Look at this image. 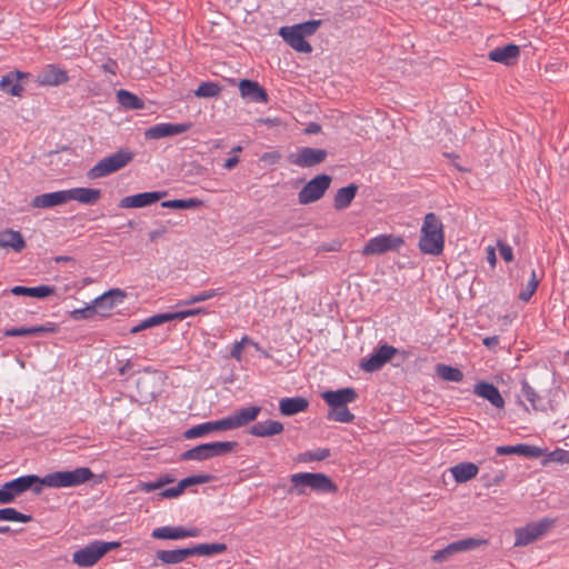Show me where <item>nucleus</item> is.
Instances as JSON below:
<instances>
[{
  "label": "nucleus",
  "instance_id": "1",
  "mask_svg": "<svg viewBox=\"0 0 569 569\" xmlns=\"http://www.w3.org/2000/svg\"><path fill=\"white\" fill-rule=\"evenodd\" d=\"M93 477V472L88 467H79L74 470H66V471H54L46 475L44 477H39L37 475H27L16 478L11 481L3 483V488L6 492H9L11 496V502L31 489L33 493L40 495L42 492L43 487L49 488H70L80 486L87 481H89Z\"/></svg>",
  "mask_w": 569,
  "mask_h": 569
},
{
  "label": "nucleus",
  "instance_id": "2",
  "mask_svg": "<svg viewBox=\"0 0 569 569\" xmlns=\"http://www.w3.org/2000/svg\"><path fill=\"white\" fill-rule=\"evenodd\" d=\"M443 224L433 212H429L423 218L419 249L426 254L438 256L443 251Z\"/></svg>",
  "mask_w": 569,
  "mask_h": 569
},
{
  "label": "nucleus",
  "instance_id": "3",
  "mask_svg": "<svg viewBox=\"0 0 569 569\" xmlns=\"http://www.w3.org/2000/svg\"><path fill=\"white\" fill-rule=\"evenodd\" d=\"M290 481L292 487L289 492L298 496L305 493L306 487L318 492H333L337 490V486L325 473L299 472L292 475Z\"/></svg>",
  "mask_w": 569,
  "mask_h": 569
},
{
  "label": "nucleus",
  "instance_id": "4",
  "mask_svg": "<svg viewBox=\"0 0 569 569\" xmlns=\"http://www.w3.org/2000/svg\"><path fill=\"white\" fill-rule=\"evenodd\" d=\"M133 152H131L129 149H120L111 156L99 160L92 168L89 169L87 177L91 180L107 177L124 168L129 162L133 160Z\"/></svg>",
  "mask_w": 569,
  "mask_h": 569
},
{
  "label": "nucleus",
  "instance_id": "5",
  "mask_svg": "<svg viewBox=\"0 0 569 569\" xmlns=\"http://www.w3.org/2000/svg\"><path fill=\"white\" fill-rule=\"evenodd\" d=\"M133 152H131L129 149H120L111 156L99 160L92 168L89 169L87 177L91 180L107 177L124 168L129 162L133 160Z\"/></svg>",
  "mask_w": 569,
  "mask_h": 569
},
{
  "label": "nucleus",
  "instance_id": "6",
  "mask_svg": "<svg viewBox=\"0 0 569 569\" xmlns=\"http://www.w3.org/2000/svg\"><path fill=\"white\" fill-rule=\"evenodd\" d=\"M238 447L236 441H216L202 443L181 453L180 460L204 461L232 452Z\"/></svg>",
  "mask_w": 569,
  "mask_h": 569
},
{
  "label": "nucleus",
  "instance_id": "7",
  "mask_svg": "<svg viewBox=\"0 0 569 569\" xmlns=\"http://www.w3.org/2000/svg\"><path fill=\"white\" fill-rule=\"evenodd\" d=\"M119 547L120 542L118 541L107 542L101 540H94L84 548L77 550L72 556V561L79 567H91L96 565L108 551L117 549Z\"/></svg>",
  "mask_w": 569,
  "mask_h": 569
},
{
  "label": "nucleus",
  "instance_id": "8",
  "mask_svg": "<svg viewBox=\"0 0 569 569\" xmlns=\"http://www.w3.org/2000/svg\"><path fill=\"white\" fill-rule=\"evenodd\" d=\"M555 519L542 518L538 521L527 523L525 527L515 530V546H528L546 536L555 526Z\"/></svg>",
  "mask_w": 569,
  "mask_h": 569
},
{
  "label": "nucleus",
  "instance_id": "9",
  "mask_svg": "<svg viewBox=\"0 0 569 569\" xmlns=\"http://www.w3.org/2000/svg\"><path fill=\"white\" fill-rule=\"evenodd\" d=\"M405 240L400 236L395 234H379L371 238L362 249L363 256L382 254L388 251L398 250Z\"/></svg>",
  "mask_w": 569,
  "mask_h": 569
},
{
  "label": "nucleus",
  "instance_id": "10",
  "mask_svg": "<svg viewBox=\"0 0 569 569\" xmlns=\"http://www.w3.org/2000/svg\"><path fill=\"white\" fill-rule=\"evenodd\" d=\"M331 183V177L319 174L311 179L298 193V200L301 204L312 203L325 194Z\"/></svg>",
  "mask_w": 569,
  "mask_h": 569
},
{
  "label": "nucleus",
  "instance_id": "11",
  "mask_svg": "<svg viewBox=\"0 0 569 569\" xmlns=\"http://www.w3.org/2000/svg\"><path fill=\"white\" fill-rule=\"evenodd\" d=\"M328 153L325 149L302 147L289 156V161L300 168H310L323 162Z\"/></svg>",
  "mask_w": 569,
  "mask_h": 569
},
{
  "label": "nucleus",
  "instance_id": "12",
  "mask_svg": "<svg viewBox=\"0 0 569 569\" xmlns=\"http://www.w3.org/2000/svg\"><path fill=\"white\" fill-rule=\"evenodd\" d=\"M397 353V348L385 343L380 346L368 359H362L360 368L366 372L378 371Z\"/></svg>",
  "mask_w": 569,
  "mask_h": 569
},
{
  "label": "nucleus",
  "instance_id": "13",
  "mask_svg": "<svg viewBox=\"0 0 569 569\" xmlns=\"http://www.w3.org/2000/svg\"><path fill=\"white\" fill-rule=\"evenodd\" d=\"M482 541L475 538L461 539L449 543L446 548L436 551L431 559L435 562H445L453 555L477 548Z\"/></svg>",
  "mask_w": 569,
  "mask_h": 569
},
{
  "label": "nucleus",
  "instance_id": "14",
  "mask_svg": "<svg viewBox=\"0 0 569 569\" xmlns=\"http://www.w3.org/2000/svg\"><path fill=\"white\" fill-rule=\"evenodd\" d=\"M126 292L121 289H111L93 300L97 312L101 317H108L110 311L123 302Z\"/></svg>",
  "mask_w": 569,
  "mask_h": 569
},
{
  "label": "nucleus",
  "instance_id": "15",
  "mask_svg": "<svg viewBox=\"0 0 569 569\" xmlns=\"http://www.w3.org/2000/svg\"><path fill=\"white\" fill-rule=\"evenodd\" d=\"M190 123H158L148 128L144 132L147 139H160L164 137L178 136L190 129Z\"/></svg>",
  "mask_w": 569,
  "mask_h": 569
},
{
  "label": "nucleus",
  "instance_id": "16",
  "mask_svg": "<svg viewBox=\"0 0 569 569\" xmlns=\"http://www.w3.org/2000/svg\"><path fill=\"white\" fill-rule=\"evenodd\" d=\"M167 194L166 191H150L124 197L120 200V208H143L148 207Z\"/></svg>",
  "mask_w": 569,
  "mask_h": 569
},
{
  "label": "nucleus",
  "instance_id": "17",
  "mask_svg": "<svg viewBox=\"0 0 569 569\" xmlns=\"http://www.w3.org/2000/svg\"><path fill=\"white\" fill-rule=\"evenodd\" d=\"M322 399L332 409L337 407L347 406V403L353 402L358 395L351 387L342 388L339 390H328L321 393Z\"/></svg>",
  "mask_w": 569,
  "mask_h": 569
},
{
  "label": "nucleus",
  "instance_id": "18",
  "mask_svg": "<svg viewBox=\"0 0 569 569\" xmlns=\"http://www.w3.org/2000/svg\"><path fill=\"white\" fill-rule=\"evenodd\" d=\"M68 79L67 71L54 64H47L37 74V82L41 86H60Z\"/></svg>",
  "mask_w": 569,
  "mask_h": 569
},
{
  "label": "nucleus",
  "instance_id": "19",
  "mask_svg": "<svg viewBox=\"0 0 569 569\" xmlns=\"http://www.w3.org/2000/svg\"><path fill=\"white\" fill-rule=\"evenodd\" d=\"M279 34L296 51L302 53H310L312 51L311 44L306 41L305 37L295 26L280 28Z\"/></svg>",
  "mask_w": 569,
  "mask_h": 569
},
{
  "label": "nucleus",
  "instance_id": "20",
  "mask_svg": "<svg viewBox=\"0 0 569 569\" xmlns=\"http://www.w3.org/2000/svg\"><path fill=\"white\" fill-rule=\"evenodd\" d=\"M261 408L258 406H250L237 410L233 415L226 417L229 429H238L254 421L260 413Z\"/></svg>",
  "mask_w": 569,
  "mask_h": 569
},
{
  "label": "nucleus",
  "instance_id": "21",
  "mask_svg": "<svg viewBox=\"0 0 569 569\" xmlns=\"http://www.w3.org/2000/svg\"><path fill=\"white\" fill-rule=\"evenodd\" d=\"M473 393L488 400L493 407L501 409L505 407V400L499 389L490 382L479 381L473 387Z\"/></svg>",
  "mask_w": 569,
  "mask_h": 569
},
{
  "label": "nucleus",
  "instance_id": "22",
  "mask_svg": "<svg viewBox=\"0 0 569 569\" xmlns=\"http://www.w3.org/2000/svg\"><path fill=\"white\" fill-rule=\"evenodd\" d=\"M230 430L227 419H220L216 421H208L197 426H193L184 431L183 436L186 439H193L207 436L213 431H226Z\"/></svg>",
  "mask_w": 569,
  "mask_h": 569
},
{
  "label": "nucleus",
  "instance_id": "23",
  "mask_svg": "<svg viewBox=\"0 0 569 569\" xmlns=\"http://www.w3.org/2000/svg\"><path fill=\"white\" fill-rule=\"evenodd\" d=\"M239 90L241 97L250 102L266 103L268 101L266 90L257 81L243 79L239 82Z\"/></svg>",
  "mask_w": 569,
  "mask_h": 569
},
{
  "label": "nucleus",
  "instance_id": "24",
  "mask_svg": "<svg viewBox=\"0 0 569 569\" xmlns=\"http://www.w3.org/2000/svg\"><path fill=\"white\" fill-rule=\"evenodd\" d=\"M200 533L199 529L191 528L186 529L183 527H159L152 531V537L156 539H183L188 537H198Z\"/></svg>",
  "mask_w": 569,
  "mask_h": 569
},
{
  "label": "nucleus",
  "instance_id": "25",
  "mask_svg": "<svg viewBox=\"0 0 569 569\" xmlns=\"http://www.w3.org/2000/svg\"><path fill=\"white\" fill-rule=\"evenodd\" d=\"M519 54V47L517 44L510 43L503 47L495 48L489 52L488 57L491 61L499 62L505 66H511L517 61Z\"/></svg>",
  "mask_w": 569,
  "mask_h": 569
},
{
  "label": "nucleus",
  "instance_id": "26",
  "mask_svg": "<svg viewBox=\"0 0 569 569\" xmlns=\"http://www.w3.org/2000/svg\"><path fill=\"white\" fill-rule=\"evenodd\" d=\"M68 202V193L67 190H60L49 193H42L39 196H36L32 201L31 206L33 208H41V209H48L53 208L57 206H61Z\"/></svg>",
  "mask_w": 569,
  "mask_h": 569
},
{
  "label": "nucleus",
  "instance_id": "27",
  "mask_svg": "<svg viewBox=\"0 0 569 569\" xmlns=\"http://www.w3.org/2000/svg\"><path fill=\"white\" fill-rule=\"evenodd\" d=\"M68 202L71 200L79 201L80 203L92 206L101 198V190L92 188H72L67 190Z\"/></svg>",
  "mask_w": 569,
  "mask_h": 569
},
{
  "label": "nucleus",
  "instance_id": "28",
  "mask_svg": "<svg viewBox=\"0 0 569 569\" xmlns=\"http://www.w3.org/2000/svg\"><path fill=\"white\" fill-rule=\"evenodd\" d=\"M283 423L277 420H266L254 423L249 433L254 437L266 438L280 435L283 432Z\"/></svg>",
  "mask_w": 569,
  "mask_h": 569
},
{
  "label": "nucleus",
  "instance_id": "29",
  "mask_svg": "<svg viewBox=\"0 0 569 569\" xmlns=\"http://www.w3.org/2000/svg\"><path fill=\"white\" fill-rule=\"evenodd\" d=\"M27 77L26 73L20 71L9 72L2 76L0 80V88L3 92L11 96L19 97L23 91V87L20 84V79Z\"/></svg>",
  "mask_w": 569,
  "mask_h": 569
},
{
  "label": "nucleus",
  "instance_id": "30",
  "mask_svg": "<svg viewBox=\"0 0 569 569\" xmlns=\"http://www.w3.org/2000/svg\"><path fill=\"white\" fill-rule=\"evenodd\" d=\"M309 402L303 397L282 398L279 402V410L283 416H295L308 409Z\"/></svg>",
  "mask_w": 569,
  "mask_h": 569
},
{
  "label": "nucleus",
  "instance_id": "31",
  "mask_svg": "<svg viewBox=\"0 0 569 569\" xmlns=\"http://www.w3.org/2000/svg\"><path fill=\"white\" fill-rule=\"evenodd\" d=\"M479 468L473 462H460L450 468L453 479L458 483L467 482L478 475Z\"/></svg>",
  "mask_w": 569,
  "mask_h": 569
},
{
  "label": "nucleus",
  "instance_id": "32",
  "mask_svg": "<svg viewBox=\"0 0 569 569\" xmlns=\"http://www.w3.org/2000/svg\"><path fill=\"white\" fill-rule=\"evenodd\" d=\"M0 247L11 248L20 252L26 247V241L19 231L6 229L0 231Z\"/></svg>",
  "mask_w": 569,
  "mask_h": 569
},
{
  "label": "nucleus",
  "instance_id": "33",
  "mask_svg": "<svg viewBox=\"0 0 569 569\" xmlns=\"http://www.w3.org/2000/svg\"><path fill=\"white\" fill-rule=\"evenodd\" d=\"M56 291L54 287L51 286H38V287H23L16 286L10 289V292L14 296H28L38 299H43L48 296L53 295Z\"/></svg>",
  "mask_w": 569,
  "mask_h": 569
},
{
  "label": "nucleus",
  "instance_id": "34",
  "mask_svg": "<svg viewBox=\"0 0 569 569\" xmlns=\"http://www.w3.org/2000/svg\"><path fill=\"white\" fill-rule=\"evenodd\" d=\"M358 191L357 184H349L347 187L340 188L333 199V207L336 210H342L348 208L353 201L356 193Z\"/></svg>",
  "mask_w": 569,
  "mask_h": 569
},
{
  "label": "nucleus",
  "instance_id": "35",
  "mask_svg": "<svg viewBox=\"0 0 569 569\" xmlns=\"http://www.w3.org/2000/svg\"><path fill=\"white\" fill-rule=\"evenodd\" d=\"M190 556V548L174 550H158L156 553L157 559L167 565L180 563Z\"/></svg>",
  "mask_w": 569,
  "mask_h": 569
},
{
  "label": "nucleus",
  "instance_id": "36",
  "mask_svg": "<svg viewBox=\"0 0 569 569\" xmlns=\"http://www.w3.org/2000/svg\"><path fill=\"white\" fill-rule=\"evenodd\" d=\"M496 452L499 456L507 455H521L526 457H538L539 449L529 445H517V446H499L496 448Z\"/></svg>",
  "mask_w": 569,
  "mask_h": 569
},
{
  "label": "nucleus",
  "instance_id": "37",
  "mask_svg": "<svg viewBox=\"0 0 569 569\" xmlns=\"http://www.w3.org/2000/svg\"><path fill=\"white\" fill-rule=\"evenodd\" d=\"M117 100L119 104L127 110H139L144 107L142 99L124 89L117 91Z\"/></svg>",
  "mask_w": 569,
  "mask_h": 569
},
{
  "label": "nucleus",
  "instance_id": "38",
  "mask_svg": "<svg viewBox=\"0 0 569 569\" xmlns=\"http://www.w3.org/2000/svg\"><path fill=\"white\" fill-rule=\"evenodd\" d=\"M227 550L226 543H200L190 548L191 556H212L222 553Z\"/></svg>",
  "mask_w": 569,
  "mask_h": 569
},
{
  "label": "nucleus",
  "instance_id": "39",
  "mask_svg": "<svg viewBox=\"0 0 569 569\" xmlns=\"http://www.w3.org/2000/svg\"><path fill=\"white\" fill-rule=\"evenodd\" d=\"M202 206V201L197 198H188V199H173L166 200L161 202L162 208L167 209H178V210H189L196 209Z\"/></svg>",
  "mask_w": 569,
  "mask_h": 569
},
{
  "label": "nucleus",
  "instance_id": "40",
  "mask_svg": "<svg viewBox=\"0 0 569 569\" xmlns=\"http://www.w3.org/2000/svg\"><path fill=\"white\" fill-rule=\"evenodd\" d=\"M436 372L445 381L459 382L463 378V373L458 368L447 365H437Z\"/></svg>",
  "mask_w": 569,
  "mask_h": 569
},
{
  "label": "nucleus",
  "instance_id": "41",
  "mask_svg": "<svg viewBox=\"0 0 569 569\" xmlns=\"http://www.w3.org/2000/svg\"><path fill=\"white\" fill-rule=\"evenodd\" d=\"M330 456L328 448H317L315 450H308L298 455L297 461L299 462H312L322 461Z\"/></svg>",
  "mask_w": 569,
  "mask_h": 569
},
{
  "label": "nucleus",
  "instance_id": "42",
  "mask_svg": "<svg viewBox=\"0 0 569 569\" xmlns=\"http://www.w3.org/2000/svg\"><path fill=\"white\" fill-rule=\"evenodd\" d=\"M222 88L212 81L202 82L194 91V96L198 98H216L221 93Z\"/></svg>",
  "mask_w": 569,
  "mask_h": 569
},
{
  "label": "nucleus",
  "instance_id": "43",
  "mask_svg": "<svg viewBox=\"0 0 569 569\" xmlns=\"http://www.w3.org/2000/svg\"><path fill=\"white\" fill-rule=\"evenodd\" d=\"M0 520L28 523L32 520V516L21 513L17 509L9 507L0 509Z\"/></svg>",
  "mask_w": 569,
  "mask_h": 569
},
{
  "label": "nucleus",
  "instance_id": "44",
  "mask_svg": "<svg viewBox=\"0 0 569 569\" xmlns=\"http://www.w3.org/2000/svg\"><path fill=\"white\" fill-rule=\"evenodd\" d=\"M327 418L332 421L349 423L353 421L355 415L350 412L347 406H343L330 409Z\"/></svg>",
  "mask_w": 569,
  "mask_h": 569
},
{
  "label": "nucleus",
  "instance_id": "45",
  "mask_svg": "<svg viewBox=\"0 0 569 569\" xmlns=\"http://www.w3.org/2000/svg\"><path fill=\"white\" fill-rule=\"evenodd\" d=\"M521 392L522 396L531 403L533 409H539L541 405V398L537 393L533 387L529 385L528 381L523 380L521 382Z\"/></svg>",
  "mask_w": 569,
  "mask_h": 569
},
{
  "label": "nucleus",
  "instance_id": "46",
  "mask_svg": "<svg viewBox=\"0 0 569 569\" xmlns=\"http://www.w3.org/2000/svg\"><path fill=\"white\" fill-rule=\"evenodd\" d=\"M538 284H539V280L536 276V271L532 270L531 277H530L526 288L520 291L518 298L523 302L529 301L530 298L532 297V295L536 292Z\"/></svg>",
  "mask_w": 569,
  "mask_h": 569
},
{
  "label": "nucleus",
  "instance_id": "47",
  "mask_svg": "<svg viewBox=\"0 0 569 569\" xmlns=\"http://www.w3.org/2000/svg\"><path fill=\"white\" fill-rule=\"evenodd\" d=\"M98 315L97 308L94 302L92 301L91 305H88L83 308L74 309L71 311L70 317L73 320H82V319H90L93 316Z\"/></svg>",
  "mask_w": 569,
  "mask_h": 569
},
{
  "label": "nucleus",
  "instance_id": "48",
  "mask_svg": "<svg viewBox=\"0 0 569 569\" xmlns=\"http://www.w3.org/2000/svg\"><path fill=\"white\" fill-rule=\"evenodd\" d=\"M211 479H212V476H210V475H206V473L193 475V476H189V477L180 480V483L184 490L190 486L208 483L211 481Z\"/></svg>",
  "mask_w": 569,
  "mask_h": 569
},
{
  "label": "nucleus",
  "instance_id": "49",
  "mask_svg": "<svg viewBox=\"0 0 569 569\" xmlns=\"http://www.w3.org/2000/svg\"><path fill=\"white\" fill-rule=\"evenodd\" d=\"M321 23H322L321 20H310L307 22L296 24L295 27L306 38V37L312 36L318 30V28L321 26Z\"/></svg>",
  "mask_w": 569,
  "mask_h": 569
},
{
  "label": "nucleus",
  "instance_id": "50",
  "mask_svg": "<svg viewBox=\"0 0 569 569\" xmlns=\"http://www.w3.org/2000/svg\"><path fill=\"white\" fill-rule=\"evenodd\" d=\"M58 330V326L53 322H47L46 325L30 327V336H42L46 333H54Z\"/></svg>",
  "mask_w": 569,
  "mask_h": 569
},
{
  "label": "nucleus",
  "instance_id": "51",
  "mask_svg": "<svg viewBox=\"0 0 569 569\" xmlns=\"http://www.w3.org/2000/svg\"><path fill=\"white\" fill-rule=\"evenodd\" d=\"M163 487V476L156 481H141L138 488L143 492H151Z\"/></svg>",
  "mask_w": 569,
  "mask_h": 569
},
{
  "label": "nucleus",
  "instance_id": "52",
  "mask_svg": "<svg viewBox=\"0 0 569 569\" xmlns=\"http://www.w3.org/2000/svg\"><path fill=\"white\" fill-rule=\"evenodd\" d=\"M206 309L196 308V309H186L177 312H171L172 320H183L188 317H192L199 313H204Z\"/></svg>",
  "mask_w": 569,
  "mask_h": 569
},
{
  "label": "nucleus",
  "instance_id": "53",
  "mask_svg": "<svg viewBox=\"0 0 569 569\" xmlns=\"http://www.w3.org/2000/svg\"><path fill=\"white\" fill-rule=\"evenodd\" d=\"M150 328L162 325L168 321H172L171 312L159 313L147 318Z\"/></svg>",
  "mask_w": 569,
  "mask_h": 569
},
{
  "label": "nucleus",
  "instance_id": "54",
  "mask_svg": "<svg viewBox=\"0 0 569 569\" xmlns=\"http://www.w3.org/2000/svg\"><path fill=\"white\" fill-rule=\"evenodd\" d=\"M222 295H223V291L221 289H210V290L201 291L194 296H196V299L198 300V302H202V301H206V300H209L211 298L222 296Z\"/></svg>",
  "mask_w": 569,
  "mask_h": 569
},
{
  "label": "nucleus",
  "instance_id": "55",
  "mask_svg": "<svg viewBox=\"0 0 569 569\" xmlns=\"http://www.w3.org/2000/svg\"><path fill=\"white\" fill-rule=\"evenodd\" d=\"M183 488L181 487V483L180 481L178 482V485L173 488H168V489H164L162 490L159 496L161 498H176L178 496H180L182 492H183Z\"/></svg>",
  "mask_w": 569,
  "mask_h": 569
},
{
  "label": "nucleus",
  "instance_id": "56",
  "mask_svg": "<svg viewBox=\"0 0 569 569\" xmlns=\"http://www.w3.org/2000/svg\"><path fill=\"white\" fill-rule=\"evenodd\" d=\"M248 340L247 337H243L241 341H236L231 348L230 355L236 360H241L242 351L244 342Z\"/></svg>",
  "mask_w": 569,
  "mask_h": 569
},
{
  "label": "nucleus",
  "instance_id": "57",
  "mask_svg": "<svg viewBox=\"0 0 569 569\" xmlns=\"http://www.w3.org/2000/svg\"><path fill=\"white\" fill-rule=\"evenodd\" d=\"M498 248L501 257L505 261L510 262L513 259L512 248L503 242H498Z\"/></svg>",
  "mask_w": 569,
  "mask_h": 569
},
{
  "label": "nucleus",
  "instance_id": "58",
  "mask_svg": "<svg viewBox=\"0 0 569 569\" xmlns=\"http://www.w3.org/2000/svg\"><path fill=\"white\" fill-rule=\"evenodd\" d=\"M6 337L30 336V328H11L4 331Z\"/></svg>",
  "mask_w": 569,
  "mask_h": 569
},
{
  "label": "nucleus",
  "instance_id": "59",
  "mask_svg": "<svg viewBox=\"0 0 569 569\" xmlns=\"http://www.w3.org/2000/svg\"><path fill=\"white\" fill-rule=\"evenodd\" d=\"M280 159V153L277 152V151H269V152H264L260 160L264 163H268V164H274L279 161Z\"/></svg>",
  "mask_w": 569,
  "mask_h": 569
},
{
  "label": "nucleus",
  "instance_id": "60",
  "mask_svg": "<svg viewBox=\"0 0 569 569\" xmlns=\"http://www.w3.org/2000/svg\"><path fill=\"white\" fill-rule=\"evenodd\" d=\"M552 460L569 463V451L567 450H556L552 452Z\"/></svg>",
  "mask_w": 569,
  "mask_h": 569
},
{
  "label": "nucleus",
  "instance_id": "61",
  "mask_svg": "<svg viewBox=\"0 0 569 569\" xmlns=\"http://www.w3.org/2000/svg\"><path fill=\"white\" fill-rule=\"evenodd\" d=\"M168 232V229L166 227H160V228H157L152 231L149 232V239L150 241L154 242L157 241L160 237H162L163 234H166Z\"/></svg>",
  "mask_w": 569,
  "mask_h": 569
},
{
  "label": "nucleus",
  "instance_id": "62",
  "mask_svg": "<svg viewBox=\"0 0 569 569\" xmlns=\"http://www.w3.org/2000/svg\"><path fill=\"white\" fill-rule=\"evenodd\" d=\"M149 328H150V326H149V323H148V320H147V319H144V320H142L139 325H137V326L132 327V328H131V330H130V332H131V333H138V332H140V331H142V330H146V329H149Z\"/></svg>",
  "mask_w": 569,
  "mask_h": 569
},
{
  "label": "nucleus",
  "instance_id": "63",
  "mask_svg": "<svg viewBox=\"0 0 569 569\" xmlns=\"http://www.w3.org/2000/svg\"><path fill=\"white\" fill-rule=\"evenodd\" d=\"M149 328H150V326H149V323H148V320H147V319H144V320H142L139 325H137V326L132 327V328H131V330H130V332H131V333H138V332H140V331H142V330H146V329H149Z\"/></svg>",
  "mask_w": 569,
  "mask_h": 569
},
{
  "label": "nucleus",
  "instance_id": "64",
  "mask_svg": "<svg viewBox=\"0 0 569 569\" xmlns=\"http://www.w3.org/2000/svg\"><path fill=\"white\" fill-rule=\"evenodd\" d=\"M0 503L1 505L11 503V496L9 495V492L4 491L3 486H1V488H0Z\"/></svg>",
  "mask_w": 569,
  "mask_h": 569
}]
</instances>
